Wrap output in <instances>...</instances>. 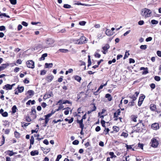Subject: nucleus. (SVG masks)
I'll list each match as a JSON object with an SVG mask.
<instances>
[{
  "mask_svg": "<svg viewBox=\"0 0 161 161\" xmlns=\"http://www.w3.org/2000/svg\"><path fill=\"white\" fill-rule=\"evenodd\" d=\"M5 30V27L4 26H0V31H4Z\"/></svg>",
  "mask_w": 161,
  "mask_h": 161,
  "instance_id": "57",
  "label": "nucleus"
},
{
  "mask_svg": "<svg viewBox=\"0 0 161 161\" xmlns=\"http://www.w3.org/2000/svg\"><path fill=\"white\" fill-rule=\"evenodd\" d=\"M79 142L77 140H75L72 143L74 145H78L79 144Z\"/></svg>",
  "mask_w": 161,
  "mask_h": 161,
  "instance_id": "52",
  "label": "nucleus"
},
{
  "mask_svg": "<svg viewBox=\"0 0 161 161\" xmlns=\"http://www.w3.org/2000/svg\"><path fill=\"white\" fill-rule=\"evenodd\" d=\"M83 119H82L80 120H77V123H79L80 125V127L81 128H83L84 127V125L83 123Z\"/></svg>",
  "mask_w": 161,
  "mask_h": 161,
  "instance_id": "14",
  "label": "nucleus"
},
{
  "mask_svg": "<svg viewBox=\"0 0 161 161\" xmlns=\"http://www.w3.org/2000/svg\"><path fill=\"white\" fill-rule=\"evenodd\" d=\"M47 53H45L43 54L42 55V57L39 58V60H44L45 59V58L47 57Z\"/></svg>",
  "mask_w": 161,
  "mask_h": 161,
  "instance_id": "23",
  "label": "nucleus"
},
{
  "mask_svg": "<svg viewBox=\"0 0 161 161\" xmlns=\"http://www.w3.org/2000/svg\"><path fill=\"white\" fill-rule=\"evenodd\" d=\"M46 42L47 44V47H48L52 46L54 42V41L52 39H48L47 40Z\"/></svg>",
  "mask_w": 161,
  "mask_h": 161,
  "instance_id": "7",
  "label": "nucleus"
},
{
  "mask_svg": "<svg viewBox=\"0 0 161 161\" xmlns=\"http://www.w3.org/2000/svg\"><path fill=\"white\" fill-rule=\"evenodd\" d=\"M64 120L66 121H68V123L70 124L73 122L74 120V118H71L70 119H69L67 118H66Z\"/></svg>",
  "mask_w": 161,
  "mask_h": 161,
  "instance_id": "28",
  "label": "nucleus"
},
{
  "mask_svg": "<svg viewBox=\"0 0 161 161\" xmlns=\"http://www.w3.org/2000/svg\"><path fill=\"white\" fill-rule=\"evenodd\" d=\"M14 135L16 137L18 138L19 137V133L17 131H15L14 132Z\"/></svg>",
  "mask_w": 161,
  "mask_h": 161,
  "instance_id": "47",
  "label": "nucleus"
},
{
  "mask_svg": "<svg viewBox=\"0 0 161 161\" xmlns=\"http://www.w3.org/2000/svg\"><path fill=\"white\" fill-rule=\"evenodd\" d=\"M7 153L10 156H11L15 154V153H14L12 151L10 150L8 151Z\"/></svg>",
  "mask_w": 161,
  "mask_h": 161,
  "instance_id": "32",
  "label": "nucleus"
},
{
  "mask_svg": "<svg viewBox=\"0 0 161 161\" xmlns=\"http://www.w3.org/2000/svg\"><path fill=\"white\" fill-rule=\"evenodd\" d=\"M70 109L69 107H67V108H64L63 109H65V110L64 112V114L66 115H68L69 114Z\"/></svg>",
  "mask_w": 161,
  "mask_h": 161,
  "instance_id": "22",
  "label": "nucleus"
},
{
  "mask_svg": "<svg viewBox=\"0 0 161 161\" xmlns=\"http://www.w3.org/2000/svg\"><path fill=\"white\" fill-rule=\"evenodd\" d=\"M15 84H13L12 85H10L9 84H7L3 87V89H4L6 90H11L12 89V87L15 85Z\"/></svg>",
  "mask_w": 161,
  "mask_h": 161,
  "instance_id": "6",
  "label": "nucleus"
},
{
  "mask_svg": "<svg viewBox=\"0 0 161 161\" xmlns=\"http://www.w3.org/2000/svg\"><path fill=\"white\" fill-rule=\"evenodd\" d=\"M54 78V76L52 75H50L47 76V80L48 82H51L52 81Z\"/></svg>",
  "mask_w": 161,
  "mask_h": 161,
  "instance_id": "18",
  "label": "nucleus"
},
{
  "mask_svg": "<svg viewBox=\"0 0 161 161\" xmlns=\"http://www.w3.org/2000/svg\"><path fill=\"white\" fill-rule=\"evenodd\" d=\"M39 152L37 150L33 151L31 152L30 154L32 156H34L38 155Z\"/></svg>",
  "mask_w": 161,
  "mask_h": 161,
  "instance_id": "16",
  "label": "nucleus"
},
{
  "mask_svg": "<svg viewBox=\"0 0 161 161\" xmlns=\"http://www.w3.org/2000/svg\"><path fill=\"white\" fill-rule=\"evenodd\" d=\"M2 115L3 117H6L8 116V113L7 112H3L2 114Z\"/></svg>",
  "mask_w": 161,
  "mask_h": 161,
  "instance_id": "51",
  "label": "nucleus"
},
{
  "mask_svg": "<svg viewBox=\"0 0 161 161\" xmlns=\"http://www.w3.org/2000/svg\"><path fill=\"white\" fill-rule=\"evenodd\" d=\"M52 94H53L52 92H50V93H47L44 95L43 97V99H46L47 98H49L51 97Z\"/></svg>",
  "mask_w": 161,
  "mask_h": 161,
  "instance_id": "15",
  "label": "nucleus"
},
{
  "mask_svg": "<svg viewBox=\"0 0 161 161\" xmlns=\"http://www.w3.org/2000/svg\"><path fill=\"white\" fill-rule=\"evenodd\" d=\"M86 38L84 36L81 37L80 39H75L73 40V42L75 44H81L86 42Z\"/></svg>",
  "mask_w": 161,
  "mask_h": 161,
  "instance_id": "3",
  "label": "nucleus"
},
{
  "mask_svg": "<svg viewBox=\"0 0 161 161\" xmlns=\"http://www.w3.org/2000/svg\"><path fill=\"white\" fill-rule=\"evenodd\" d=\"M150 108L152 111H155L156 109V105L153 104H151L150 106Z\"/></svg>",
  "mask_w": 161,
  "mask_h": 161,
  "instance_id": "17",
  "label": "nucleus"
},
{
  "mask_svg": "<svg viewBox=\"0 0 161 161\" xmlns=\"http://www.w3.org/2000/svg\"><path fill=\"white\" fill-rule=\"evenodd\" d=\"M53 115V113H49L45 116V117L49 118Z\"/></svg>",
  "mask_w": 161,
  "mask_h": 161,
  "instance_id": "61",
  "label": "nucleus"
},
{
  "mask_svg": "<svg viewBox=\"0 0 161 161\" xmlns=\"http://www.w3.org/2000/svg\"><path fill=\"white\" fill-rule=\"evenodd\" d=\"M147 45H142L140 47V48L142 50H145L147 48Z\"/></svg>",
  "mask_w": 161,
  "mask_h": 161,
  "instance_id": "37",
  "label": "nucleus"
},
{
  "mask_svg": "<svg viewBox=\"0 0 161 161\" xmlns=\"http://www.w3.org/2000/svg\"><path fill=\"white\" fill-rule=\"evenodd\" d=\"M152 40V38L151 37H149L147 38H146V41L147 42H149L151 41Z\"/></svg>",
  "mask_w": 161,
  "mask_h": 161,
  "instance_id": "58",
  "label": "nucleus"
},
{
  "mask_svg": "<svg viewBox=\"0 0 161 161\" xmlns=\"http://www.w3.org/2000/svg\"><path fill=\"white\" fill-rule=\"evenodd\" d=\"M101 124H102V126L104 127H106L105 126V122L104 120H102L101 121Z\"/></svg>",
  "mask_w": 161,
  "mask_h": 161,
  "instance_id": "49",
  "label": "nucleus"
},
{
  "mask_svg": "<svg viewBox=\"0 0 161 161\" xmlns=\"http://www.w3.org/2000/svg\"><path fill=\"white\" fill-rule=\"evenodd\" d=\"M21 24L25 26H27L28 25V23L25 21L22 22Z\"/></svg>",
  "mask_w": 161,
  "mask_h": 161,
  "instance_id": "59",
  "label": "nucleus"
},
{
  "mask_svg": "<svg viewBox=\"0 0 161 161\" xmlns=\"http://www.w3.org/2000/svg\"><path fill=\"white\" fill-rule=\"evenodd\" d=\"M150 87L152 89H154L155 87V84L154 83H152L150 85Z\"/></svg>",
  "mask_w": 161,
  "mask_h": 161,
  "instance_id": "60",
  "label": "nucleus"
},
{
  "mask_svg": "<svg viewBox=\"0 0 161 161\" xmlns=\"http://www.w3.org/2000/svg\"><path fill=\"white\" fill-rule=\"evenodd\" d=\"M62 158V155H58L57 156V158L55 161H59V159Z\"/></svg>",
  "mask_w": 161,
  "mask_h": 161,
  "instance_id": "46",
  "label": "nucleus"
},
{
  "mask_svg": "<svg viewBox=\"0 0 161 161\" xmlns=\"http://www.w3.org/2000/svg\"><path fill=\"white\" fill-rule=\"evenodd\" d=\"M86 23V22L85 21H80L79 23V24L81 25H84Z\"/></svg>",
  "mask_w": 161,
  "mask_h": 161,
  "instance_id": "50",
  "label": "nucleus"
},
{
  "mask_svg": "<svg viewBox=\"0 0 161 161\" xmlns=\"http://www.w3.org/2000/svg\"><path fill=\"white\" fill-rule=\"evenodd\" d=\"M120 111L119 109L117 110V111L115 113H114V117H117L118 115L120 114Z\"/></svg>",
  "mask_w": 161,
  "mask_h": 161,
  "instance_id": "21",
  "label": "nucleus"
},
{
  "mask_svg": "<svg viewBox=\"0 0 161 161\" xmlns=\"http://www.w3.org/2000/svg\"><path fill=\"white\" fill-rule=\"evenodd\" d=\"M26 64L28 68L33 69L35 67L34 62L32 60H31L27 61Z\"/></svg>",
  "mask_w": 161,
  "mask_h": 161,
  "instance_id": "5",
  "label": "nucleus"
},
{
  "mask_svg": "<svg viewBox=\"0 0 161 161\" xmlns=\"http://www.w3.org/2000/svg\"><path fill=\"white\" fill-rule=\"evenodd\" d=\"M34 139L33 136H32L30 140V143L31 145H33L34 144Z\"/></svg>",
  "mask_w": 161,
  "mask_h": 161,
  "instance_id": "36",
  "label": "nucleus"
},
{
  "mask_svg": "<svg viewBox=\"0 0 161 161\" xmlns=\"http://www.w3.org/2000/svg\"><path fill=\"white\" fill-rule=\"evenodd\" d=\"M59 51L61 52L64 53H66L69 52V50L68 49H60Z\"/></svg>",
  "mask_w": 161,
  "mask_h": 161,
  "instance_id": "35",
  "label": "nucleus"
},
{
  "mask_svg": "<svg viewBox=\"0 0 161 161\" xmlns=\"http://www.w3.org/2000/svg\"><path fill=\"white\" fill-rule=\"evenodd\" d=\"M157 54L158 56L161 57V51H158L157 52Z\"/></svg>",
  "mask_w": 161,
  "mask_h": 161,
  "instance_id": "64",
  "label": "nucleus"
},
{
  "mask_svg": "<svg viewBox=\"0 0 161 161\" xmlns=\"http://www.w3.org/2000/svg\"><path fill=\"white\" fill-rule=\"evenodd\" d=\"M19 68L18 67H16L14 69V72L16 73L19 71Z\"/></svg>",
  "mask_w": 161,
  "mask_h": 161,
  "instance_id": "62",
  "label": "nucleus"
},
{
  "mask_svg": "<svg viewBox=\"0 0 161 161\" xmlns=\"http://www.w3.org/2000/svg\"><path fill=\"white\" fill-rule=\"evenodd\" d=\"M151 146L153 147H156L158 145V141L155 138H153L151 140Z\"/></svg>",
  "mask_w": 161,
  "mask_h": 161,
  "instance_id": "4",
  "label": "nucleus"
},
{
  "mask_svg": "<svg viewBox=\"0 0 161 161\" xmlns=\"http://www.w3.org/2000/svg\"><path fill=\"white\" fill-rule=\"evenodd\" d=\"M106 34L108 36H111L113 34L111 31L108 29H107L105 32Z\"/></svg>",
  "mask_w": 161,
  "mask_h": 161,
  "instance_id": "19",
  "label": "nucleus"
},
{
  "mask_svg": "<svg viewBox=\"0 0 161 161\" xmlns=\"http://www.w3.org/2000/svg\"><path fill=\"white\" fill-rule=\"evenodd\" d=\"M62 103L63 104H66V103L71 104V103L68 100H64L63 101V102Z\"/></svg>",
  "mask_w": 161,
  "mask_h": 161,
  "instance_id": "53",
  "label": "nucleus"
},
{
  "mask_svg": "<svg viewBox=\"0 0 161 161\" xmlns=\"http://www.w3.org/2000/svg\"><path fill=\"white\" fill-rule=\"evenodd\" d=\"M121 136L125 137H127L128 136V134L126 132H123L121 134Z\"/></svg>",
  "mask_w": 161,
  "mask_h": 161,
  "instance_id": "48",
  "label": "nucleus"
},
{
  "mask_svg": "<svg viewBox=\"0 0 161 161\" xmlns=\"http://www.w3.org/2000/svg\"><path fill=\"white\" fill-rule=\"evenodd\" d=\"M152 13V12L150 10L145 8L141 10V14L142 16L146 18L150 17Z\"/></svg>",
  "mask_w": 161,
  "mask_h": 161,
  "instance_id": "2",
  "label": "nucleus"
},
{
  "mask_svg": "<svg viewBox=\"0 0 161 161\" xmlns=\"http://www.w3.org/2000/svg\"><path fill=\"white\" fill-rule=\"evenodd\" d=\"M154 79L157 81H159L160 80V78L158 76H155L154 77Z\"/></svg>",
  "mask_w": 161,
  "mask_h": 161,
  "instance_id": "54",
  "label": "nucleus"
},
{
  "mask_svg": "<svg viewBox=\"0 0 161 161\" xmlns=\"http://www.w3.org/2000/svg\"><path fill=\"white\" fill-rule=\"evenodd\" d=\"M27 93L30 96L29 97H26L25 99H28V98H30L31 97L33 96L34 94V92L32 90H29L27 92Z\"/></svg>",
  "mask_w": 161,
  "mask_h": 161,
  "instance_id": "11",
  "label": "nucleus"
},
{
  "mask_svg": "<svg viewBox=\"0 0 161 161\" xmlns=\"http://www.w3.org/2000/svg\"><path fill=\"white\" fill-rule=\"evenodd\" d=\"M144 125L142 123V120H140L138 123L133 127V131L132 132H141L144 128Z\"/></svg>",
  "mask_w": 161,
  "mask_h": 161,
  "instance_id": "1",
  "label": "nucleus"
},
{
  "mask_svg": "<svg viewBox=\"0 0 161 161\" xmlns=\"http://www.w3.org/2000/svg\"><path fill=\"white\" fill-rule=\"evenodd\" d=\"M63 7L66 8H71V6L68 4H64Z\"/></svg>",
  "mask_w": 161,
  "mask_h": 161,
  "instance_id": "39",
  "label": "nucleus"
},
{
  "mask_svg": "<svg viewBox=\"0 0 161 161\" xmlns=\"http://www.w3.org/2000/svg\"><path fill=\"white\" fill-rule=\"evenodd\" d=\"M130 55V54L129 52H126L125 53V54L124 56V59H125L126 58H128V55Z\"/></svg>",
  "mask_w": 161,
  "mask_h": 161,
  "instance_id": "43",
  "label": "nucleus"
},
{
  "mask_svg": "<svg viewBox=\"0 0 161 161\" xmlns=\"http://www.w3.org/2000/svg\"><path fill=\"white\" fill-rule=\"evenodd\" d=\"M88 67H89L91 65V64H92V62H91V60L90 57V56H89V55L88 56Z\"/></svg>",
  "mask_w": 161,
  "mask_h": 161,
  "instance_id": "34",
  "label": "nucleus"
},
{
  "mask_svg": "<svg viewBox=\"0 0 161 161\" xmlns=\"http://www.w3.org/2000/svg\"><path fill=\"white\" fill-rule=\"evenodd\" d=\"M151 127L153 130H156L159 128V124L157 123L153 124L152 125Z\"/></svg>",
  "mask_w": 161,
  "mask_h": 161,
  "instance_id": "10",
  "label": "nucleus"
},
{
  "mask_svg": "<svg viewBox=\"0 0 161 161\" xmlns=\"http://www.w3.org/2000/svg\"><path fill=\"white\" fill-rule=\"evenodd\" d=\"M9 66L8 64H1L0 66V71L3 70L5 68Z\"/></svg>",
  "mask_w": 161,
  "mask_h": 161,
  "instance_id": "12",
  "label": "nucleus"
},
{
  "mask_svg": "<svg viewBox=\"0 0 161 161\" xmlns=\"http://www.w3.org/2000/svg\"><path fill=\"white\" fill-rule=\"evenodd\" d=\"M116 59L115 58H114L112 61L110 60L108 62V64H111L112 63H115L116 62Z\"/></svg>",
  "mask_w": 161,
  "mask_h": 161,
  "instance_id": "45",
  "label": "nucleus"
},
{
  "mask_svg": "<svg viewBox=\"0 0 161 161\" xmlns=\"http://www.w3.org/2000/svg\"><path fill=\"white\" fill-rule=\"evenodd\" d=\"M12 109L13 113H15L16 112V110H17V107L16 105H14L12 107Z\"/></svg>",
  "mask_w": 161,
  "mask_h": 161,
  "instance_id": "29",
  "label": "nucleus"
},
{
  "mask_svg": "<svg viewBox=\"0 0 161 161\" xmlns=\"http://www.w3.org/2000/svg\"><path fill=\"white\" fill-rule=\"evenodd\" d=\"M35 103V102L34 100L31 101V100H29L26 103V104L27 105H30L31 103V104H34Z\"/></svg>",
  "mask_w": 161,
  "mask_h": 161,
  "instance_id": "25",
  "label": "nucleus"
},
{
  "mask_svg": "<svg viewBox=\"0 0 161 161\" xmlns=\"http://www.w3.org/2000/svg\"><path fill=\"white\" fill-rule=\"evenodd\" d=\"M9 1L13 5H15L17 3V0H9Z\"/></svg>",
  "mask_w": 161,
  "mask_h": 161,
  "instance_id": "41",
  "label": "nucleus"
},
{
  "mask_svg": "<svg viewBox=\"0 0 161 161\" xmlns=\"http://www.w3.org/2000/svg\"><path fill=\"white\" fill-rule=\"evenodd\" d=\"M74 78L78 82H80L81 79V77L78 75H76L75 76Z\"/></svg>",
  "mask_w": 161,
  "mask_h": 161,
  "instance_id": "27",
  "label": "nucleus"
},
{
  "mask_svg": "<svg viewBox=\"0 0 161 161\" xmlns=\"http://www.w3.org/2000/svg\"><path fill=\"white\" fill-rule=\"evenodd\" d=\"M143 144H140V143L138 144V147L140 148H141V149H143Z\"/></svg>",
  "mask_w": 161,
  "mask_h": 161,
  "instance_id": "56",
  "label": "nucleus"
},
{
  "mask_svg": "<svg viewBox=\"0 0 161 161\" xmlns=\"http://www.w3.org/2000/svg\"><path fill=\"white\" fill-rule=\"evenodd\" d=\"M53 66V64L46 63L45 64V67L46 68H51Z\"/></svg>",
  "mask_w": 161,
  "mask_h": 161,
  "instance_id": "20",
  "label": "nucleus"
},
{
  "mask_svg": "<svg viewBox=\"0 0 161 161\" xmlns=\"http://www.w3.org/2000/svg\"><path fill=\"white\" fill-rule=\"evenodd\" d=\"M83 119H82L80 120H77V123H79L80 125V127L81 128H83L84 127V125L83 123Z\"/></svg>",
  "mask_w": 161,
  "mask_h": 161,
  "instance_id": "13",
  "label": "nucleus"
},
{
  "mask_svg": "<svg viewBox=\"0 0 161 161\" xmlns=\"http://www.w3.org/2000/svg\"><path fill=\"white\" fill-rule=\"evenodd\" d=\"M100 127L99 126H97L95 128V130L97 132H98L100 130Z\"/></svg>",
  "mask_w": 161,
  "mask_h": 161,
  "instance_id": "63",
  "label": "nucleus"
},
{
  "mask_svg": "<svg viewBox=\"0 0 161 161\" xmlns=\"http://www.w3.org/2000/svg\"><path fill=\"white\" fill-rule=\"evenodd\" d=\"M137 118V117L135 115H132L131 116V119L133 121L136 122V119Z\"/></svg>",
  "mask_w": 161,
  "mask_h": 161,
  "instance_id": "31",
  "label": "nucleus"
},
{
  "mask_svg": "<svg viewBox=\"0 0 161 161\" xmlns=\"http://www.w3.org/2000/svg\"><path fill=\"white\" fill-rule=\"evenodd\" d=\"M105 97L108 98V101H110L112 99L111 95L109 94H107L105 95Z\"/></svg>",
  "mask_w": 161,
  "mask_h": 161,
  "instance_id": "24",
  "label": "nucleus"
},
{
  "mask_svg": "<svg viewBox=\"0 0 161 161\" xmlns=\"http://www.w3.org/2000/svg\"><path fill=\"white\" fill-rule=\"evenodd\" d=\"M129 97L132 99L133 101H135L137 99V97L134 95H130L129 96Z\"/></svg>",
  "mask_w": 161,
  "mask_h": 161,
  "instance_id": "30",
  "label": "nucleus"
},
{
  "mask_svg": "<svg viewBox=\"0 0 161 161\" xmlns=\"http://www.w3.org/2000/svg\"><path fill=\"white\" fill-rule=\"evenodd\" d=\"M109 155L111 156V158H116V156L114 155V153L113 152H110L109 153Z\"/></svg>",
  "mask_w": 161,
  "mask_h": 161,
  "instance_id": "42",
  "label": "nucleus"
},
{
  "mask_svg": "<svg viewBox=\"0 0 161 161\" xmlns=\"http://www.w3.org/2000/svg\"><path fill=\"white\" fill-rule=\"evenodd\" d=\"M96 109V107L95 106V105H94L93 106V108L91 110H90L88 111L87 112V114H90L92 112L95 111Z\"/></svg>",
  "mask_w": 161,
  "mask_h": 161,
  "instance_id": "33",
  "label": "nucleus"
},
{
  "mask_svg": "<svg viewBox=\"0 0 161 161\" xmlns=\"http://www.w3.org/2000/svg\"><path fill=\"white\" fill-rule=\"evenodd\" d=\"M109 45L108 44H106L104 47H103L102 49H103V51H102V52L104 54H106L108 49H109Z\"/></svg>",
  "mask_w": 161,
  "mask_h": 161,
  "instance_id": "8",
  "label": "nucleus"
},
{
  "mask_svg": "<svg viewBox=\"0 0 161 161\" xmlns=\"http://www.w3.org/2000/svg\"><path fill=\"white\" fill-rule=\"evenodd\" d=\"M46 73V71L44 70H42L41 71L40 75H44Z\"/></svg>",
  "mask_w": 161,
  "mask_h": 161,
  "instance_id": "44",
  "label": "nucleus"
},
{
  "mask_svg": "<svg viewBox=\"0 0 161 161\" xmlns=\"http://www.w3.org/2000/svg\"><path fill=\"white\" fill-rule=\"evenodd\" d=\"M145 97L144 96H141L139 97L138 103L139 106L140 107Z\"/></svg>",
  "mask_w": 161,
  "mask_h": 161,
  "instance_id": "9",
  "label": "nucleus"
},
{
  "mask_svg": "<svg viewBox=\"0 0 161 161\" xmlns=\"http://www.w3.org/2000/svg\"><path fill=\"white\" fill-rule=\"evenodd\" d=\"M17 89L18 90L19 92V93H21L24 90V87L23 86H18L17 87Z\"/></svg>",
  "mask_w": 161,
  "mask_h": 161,
  "instance_id": "26",
  "label": "nucleus"
},
{
  "mask_svg": "<svg viewBox=\"0 0 161 161\" xmlns=\"http://www.w3.org/2000/svg\"><path fill=\"white\" fill-rule=\"evenodd\" d=\"M94 56H95V57L98 58H100V57H101L100 54H99V53H95Z\"/></svg>",
  "mask_w": 161,
  "mask_h": 161,
  "instance_id": "55",
  "label": "nucleus"
},
{
  "mask_svg": "<svg viewBox=\"0 0 161 161\" xmlns=\"http://www.w3.org/2000/svg\"><path fill=\"white\" fill-rule=\"evenodd\" d=\"M151 23L153 25H156L158 24V21L154 19H153L151 21Z\"/></svg>",
  "mask_w": 161,
  "mask_h": 161,
  "instance_id": "38",
  "label": "nucleus"
},
{
  "mask_svg": "<svg viewBox=\"0 0 161 161\" xmlns=\"http://www.w3.org/2000/svg\"><path fill=\"white\" fill-rule=\"evenodd\" d=\"M22 124V127H26L28 125H29L30 123H25V122H23L21 123Z\"/></svg>",
  "mask_w": 161,
  "mask_h": 161,
  "instance_id": "40",
  "label": "nucleus"
}]
</instances>
